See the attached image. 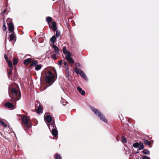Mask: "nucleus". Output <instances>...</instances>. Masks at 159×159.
I'll list each match as a JSON object with an SVG mask.
<instances>
[{
    "label": "nucleus",
    "instance_id": "obj_1",
    "mask_svg": "<svg viewBox=\"0 0 159 159\" xmlns=\"http://www.w3.org/2000/svg\"><path fill=\"white\" fill-rule=\"evenodd\" d=\"M11 92L13 95V99L15 101L19 100L21 97L20 91L18 92L15 88H12L11 90Z\"/></svg>",
    "mask_w": 159,
    "mask_h": 159
},
{
    "label": "nucleus",
    "instance_id": "obj_2",
    "mask_svg": "<svg viewBox=\"0 0 159 159\" xmlns=\"http://www.w3.org/2000/svg\"><path fill=\"white\" fill-rule=\"evenodd\" d=\"M90 108L94 112L95 115L97 116L102 120L105 122H107V120L105 119L103 115L97 109H95L92 107H90Z\"/></svg>",
    "mask_w": 159,
    "mask_h": 159
},
{
    "label": "nucleus",
    "instance_id": "obj_3",
    "mask_svg": "<svg viewBox=\"0 0 159 159\" xmlns=\"http://www.w3.org/2000/svg\"><path fill=\"white\" fill-rule=\"evenodd\" d=\"M46 75L45 80L47 82L50 83L53 81L54 75L50 70H48Z\"/></svg>",
    "mask_w": 159,
    "mask_h": 159
},
{
    "label": "nucleus",
    "instance_id": "obj_4",
    "mask_svg": "<svg viewBox=\"0 0 159 159\" xmlns=\"http://www.w3.org/2000/svg\"><path fill=\"white\" fill-rule=\"evenodd\" d=\"M75 71L77 74H80L85 80H87L88 79L86 75L82 70L76 68L75 69Z\"/></svg>",
    "mask_w": 159,
    "mask_h": 159
},
{
    "label": "nucleus",
    "instance_id": "obj_5",
    "mask_svg": "<svg viewBox=\"0 0 159 159\" xmlns=\"http://www.w3.org/2000/svg\"><path fill=\"white\" fill-rule=\"evenodd\" d=\"M65 57L66 59L68 61L70 64L73 65L74 63V61L71 56L70 52H68V53L66 55Z\"/></svg>",
    "mask_w": 159,
    "mask_h": 159
},
{
    "label": "nucleus",
    "instance_id": "obj_6",
    "mask_svg": "<svg viewBox=\"0 0 159 159\" xmlns=\"http://www.w3.org/2000/svg\"><path fill=\"white\" fill-rule=\"evenodd\" d=\"M36 107H37L36 112L37 113L39 114L42 113V107L41 106L40 103L38 102L35 103Z\"/></svg>",
    "mask_w": 159,
    "mask_h": 159
},
{
    "label": "nucleus",
    "instance_id": "obj_7",
    "mask_svg": "<svg viewBox=\"0 0 159 159\" xmlns=\"http://www.w3.org/2000/svg\"><path fill=\"white\" fill-rule=\"evenodd\" d=\"M22 120L23 123L27 126L30 120V118L29 117L24 115L22 117Z\"/></svg>",
    "mask_w": 159,
    "mask_h": 159
},
{
    "label": "nucleus",
    "instance_id": "obj_8",
    "mask_svg": "<svg viewBox=\"0 0 159 159\" xmlns=\"http://www.w3.org/2000/svg\"><path fill=\"white\" fill-rule=\"evenodd\" d=\"M8 29L9 31L11 33H13L14 32V25L12 23L10 22L8 25Z\"/></svg>",
    "mask_w": 159,
    "mask_h": 159
},
{
    "label": "nucleus",
    "instance_id": "obj_9",
    "mask_svg": "<svg viewBox=\"0 0 159 159\" xmlns=\"http://www.w3.org/2000/svg\"><path fill=\"white\" fill-rule=\"evenodd\" d=\"M45 120L48 123H51L53 120V118L50 115H47L46 116Z\"/></svg>",
    "mask_w": 159,
    "mask_h": 159
},
{
    "label": "nucleus",
    "instance_id": "obj_10",
    "mask_svg": "<svg viewBox=\"0 0 159 159\" xmlns=\"http://www.w3.org/2000/svg\"><path fill=\"white\" fill-rule=\"evenodd\" d=\"M77 89L82 95H84L85 94V92L84 90H82V89L80 87H77Z\"/></svg>",
    "mask_w": 159,
    "mask_h": 159
},
{
    "label": "nucleus",
    "instance_id": "obj_11",
    "mask_svg": "<svg viewBox=\"0 0 159 159\" xmlns=\"http://www.w3.org/2000/svg\"><path fill=\"white\" fill-rule=\"evenodd\" d=\"M5 106L9 108H12L14 107L13 105L11 103L7 102L5 104Z\"/></svg>",
    "mask_w": 159,
    "mask_h": 159
},
{
    "label": "nucleus",
    "instance_id": "obj_12",
    "mask_svg": "<svg viewBox=\"0 0 159 159\" xmlns=\"http://www.w3.org/2000/svg\"><path fill=\"white\" fill-rule=\"evenodd\" d=\"M56 23L55 22H54L52 23V29L53 31H55L57 29V28L56 26Z\"/></svg>",
    "mask_w": 159,
    "mask_h": 159
},
{
    "label": "nucleus",
    "instance_id": "obj_13",
    "mask_svg": "<svg viewBox=\"0 0 159 159\" xmlns=\"http://www.w3.org/2000/svg\"><path fill=\"white\" fill-rule=\"evenodd\" d=\"M52 47L55 50V54L56 55H57L59 53V50L58 47L55 44L53 45Z\"/></svg>",
    "mask_w": 159,
    "mask_h": 159
},
{
    "label": "nucleus",
    "instance_id": "obj_14",
    "mask_svg": "<svg viewBox=\"0 0 159 159\" xmlns=\"http://www.w3.org/2000/svg\"><path fill=\"white\" fill-rule=\"evenodd\" d=\"M51 131H52V135L55 137H56L58 134L57 130L55 129H53Z\"/></svg>",
    "mask_w": 159,
    "mask_h": 159
},
{
    "label": "nucleus",
    "instance_id": "obj_15",
    "mask_svg": "<svg viewBox=\"0 0 159 159\" xmlns=\"http://www.w3.org/2000/svg\"><path fill=\"white\" fill-rule=\"evenodd\" d=\"M56 40V38L55 35L53 36L51 39L50 41L53 45L54 44L55 41Z\"/></svg>",
    "mask_w": 159,
    "mask_h": 159
},
{
    "label": "nucleus",
    "instance_id": "obj_16",
    "mask_svg": "<svg viewBox=\"0 0 159 159\" xmlns=\"http://www.w3.org/2000/svg\"><path fill=\"white\" fill-rule=\"evenodd\" d=\"M31 60L30 58H28L24 60V64L25 65H27L29 63L31 62Z\"/></svg>",
    "mask_w": 159,
    "mask_h": 159
},
{
    "label": "nucleus",
    "instance_id": "obj_17",
    "mask_svg": "<svg viewBox=\"0 0 159 159\" xmlns=\"http://www.w3.org/2000/svg\"><path fill=\"white\" fill-rule=\"evenodd\" d=\"M139 145L138 147V150H139L143 149L144 147L143 143L140 142H139Z\"/></svg>",
    "mask_w": 159,
    "mask_h": 159
},
{
    "label": "nucleus",
    "instance_id": "obj_18",
    "mask_svg": "<svg viewBox=\"0 0 159 159\" xmlns=\"http://www.w3.org/2000/svg\"><path fill=\"white\" fill-rule=\"evenodd\" d=\"M15 38V35L14 34V32L11 33L10 35V40L12 41L14 40Z\"/></svg>",
    "mask_w": 159,
    "mask_h": 159
},
{
    "label": "nucleus",
    "instance_id": "obj_19",
    "mask_svg": "<svg viewBox=\"0 0 159 159\" xmlns=\"http://www.w3.org/2000/svg\"><path fill=\"white\" fill-rule=\"evenodd\" d=\"M48 127L49 129L51 131L53 129H55L54 128V124H49L48 125Z\"/></svg>",
    "mask_w": 159,
    "mask_h": 159
},
{
    "label": "nucleus",
    "instance_id": "obj_20",
    "mask_svg": "<svg viewBox=\"0 0 159 159\" xmlns=\"http://www.w3.org/2000/svg\"><path fill=\"white\" fill-rule=\"evenodd\" d=\"M7 62L8 63V66L10 67V68L11 69H13V67L12 66V64L11 61H7Z\"/></svg>",
    "mask_w": 159,
    "mask_h": 159
},
{
    "label": "nucleus",
    "instance_id": "obj_21",
    "mask_svg": "<svg viewBox=\"0 0 159 159\" xmlns=\"http://www.w3.org/2000/svg\"><path fill=\"white\" fill-rule=\"evenodd\" d=\"M63 52L64 54L67 55L68 52H70L67 51H66V47H64L63 48Z\"/></svg>",
    "mask_w": 159,
    "mask_h": 159
},
{
    "label": "nucleus",
    "instance_id": "obj_22",
    "mask_svg": "<svg viewBox=\"0 0 159 159\" xmlns=\"http://www.w3.org/2000/svg\"><path fill=\"white\" fill-rule=\"evenodd\" d=\"M52 18L51 17L48 16L46 18V21L48 24L50 23L52 21Z\"/></svg>",
    "mask_w": 159,
    "mask_h": 159
},
{
    "label": "nucleus",
    "instance_id": "obj_23",
    "mask_svg": "<svg viewBox=\"0 0 159 159\" xmlns=\"http://www.w3.org/2000/svg\"><path fill=\"white\" fill-rule=\"evenodd\" d=\"M13 69H10L9 70H7V74H8V76L9 78H10V75H11L12 73V70Z\"/></svg>",
    "mask_w": 159,
    "mask_h": 159
},
{
    "label": "nucleus",
    "instance_id": "obj_24",
    "mask_svg": "<svg viewBox=\"0 0 159 159\" xmlns=\"http://www.w3.org/2000/svg\"><path fill=\"white\" fill-rule=\"evenodd\" d=\"M143 142L146 145H148V146H150V142L146 139H144L143 140Z\"/></svg>",
    "mask_w": 159,
    "mask_h": 159
},
{
    "label": "nucleus",
    "instance_id": "obj_25",
    "mask_svg": "<svg viewBox=\"0 0 159 159\" xmlns=\"http://www.w3.org/2000/svg\"><path fill=\"white\" fill-rule=\"evenodd\" d=\"M42 67V65H37L35 68V70H38L41 69Z\"/></svg>",
    "mask_w": 159,
    "mask_h": 159
},
{
    "label": "nucleus",
    "instance_id": "obj_26",
    "mask_svg": "<svg viewBox=\"0 0 159 159\" xmlns=\"http://www.w3.org/2000/svg\"><path fill=\"white\" fill-rule=\"evenodd\" d=\"M38 63V62L37 61H34L32 62L31 65L32 66H36L37 65Z\"/></svg>",
    "mask_w": 159,
    "mask_h": 159
},
{
    "label": "nucleus",
    "instance_id": "obj_27",
    "mask_svg": "<svg viewBox=\"0 0 159 159\" xmlns=\"http://www.w3.org/2000/svg\"><path fill=\"white\" fill-rule=\"evenodd\" d=\"M139 143H135L133 144V146L135 148H138V147L139 146Z\"/></svg>",
    "mask_w": 159,
    "mask_h": 159
},
{
    "label": "nucleus",
    "instance_id": "obj_28",
    "mask_svg": "<svg viewBox=\"0 0 159 159\" xmlns=\"http://www.w3.org/2000/svg\"><path fill=\"white\" fill-rule=\"evenodd\" d=\"M143 153L145 154H149L150 152L148 150L145 149L143 151Z\"/></svg>",
    "mask_w": 159,
    "mask_h": 159
},
{
    "label": "nucleus",
    "instance_id": "obj_29",
    "mask_svg": "<svg viewBox=\"0 0 159 159\" xmlns=\"http://www.w3.org/2000/svg\"><path fill=\"white\" fill-rule=\"evenodd\" d=\"M55 159H61L60 155L59 154H57L55 156Z\"/></svg>",
    "mask_w": 159,
    "mask_h": 159
},
{
    "label": "nucleus",
    "instance_id": "obj_30",
    "mask_svg": "<svg viewBox=\"0 0 159 159\" xmlns=\"http://www.w3.org/2000/svg\"><path fill=\"white\" fill-rule=\"evenodd\" d=\"M60 34V32L58 30H57L56 31V36L57 37H59Z\"/></svg>",
    "mask_w": 159,
    "mask_h": 159
},
{
    "label": "nucleus",
    "instance_id": "obj_31",
    "mask_svg": "<svg viewBox=\"0 0 159 159\" xmlns=\"http://www.w3.org/2000/svg\"><path fill=\"white\" fill-rule=\"evenodd\" d=\"M18 62V61L17 59H14L13 61V64L14 65H16Z\"/></svg>",
    "mask_w": 159,
    "mask_h": 159
},
{
    "label": "nucleus",
    "instance_id": "obj_32",
    "mask_svg": "<svg viewBox=\"0 0 159 159\" xmlns=\"http://www.w3.org/2000/svg\"><path fill=\"white\" fill-rule=\"evenodd\" d=\"M3 30H4V31H5L7 29V28H6V25H5V21H4V24H3Z\"/></svg>",
    "mask_w": 159,
    "mask_h": 159
},
{
    "label": "nucleus",
    "instance_id": "obj_33",
    "mask_svg": "<svg viewBox=\"0 0 159 159\" xmlns=\"http://www.w3.org/2000/svg\"><path fill=\"white\" fill-rule=\"evenodd\" d=\"M6 148H4L2 150V154L3 155H4L6 154Z\"/></svg>",
    "mask_w": 159,
    "mask_h": 159
},
{
    "label": "nucleus",
    "instance_id": "obj_34",
    "mask_svg": "<svg viewBox=\"0 0 159 159\" xmlns=\"http://www.w3.org/2000/svg\"><path fill=\"white\" fill-rule=\"evenodd\" d=\"M122 142L124 143H126V139L123 136L122 137Z\"/></svg>",
    "mask_w": 159,
    "mask_h": 159
},
{
    "label": "nucleus",
    "instance_id": "obj_35",
    "mask_svg": "<svg viewBox=\"0 0 159 159\" xmlns=\"http://www.w3.org/2000/svg\"><path fill=\"white\" fill-rule=\"evenodd\" d=\"M142 159H150V158L149 157L146 156H143L142 157Z\"/></svg>",
    "mask_w": 159,
    "mask_h": 159
},
{
    "label": "nucleus",
    "instance_id": "obj_36",
    "mask_svg": "<svg viewBox=\"0 0 159 159\" xmlns=\"http://www.w3.org/2000/svg\"><path fill=\"white\" fill-rule=\"evenodd\" d=\"M56 54L52 55L51 57L53 59H57V57L56 56Z\"/></svg>",
    "mask_w": 159,
    "mask_h": 159
},
{
    "label": "nucleus",
    "instance_id": "obj_37",
    "mask_svg": "<svg viewBox=\"0 0 159 159\" xmlns=\"http://www.w3.org/2000/svg\"><path fill=\"white\" fill-rule=\"evenodd\" d=\"M6 9H4V10L3 11V12H2V13H1V15L2 16H4V14L6 12Z\"/></svg>",
    "mask_w": 159,
    "mask_h": 159
},
{
    "label": "nucleus",
    "instance_id": "obj_38",
    "mask_svg": "<svg viewBox=\"0 0 159 159\" xmlns=\"http://www.w3.org/2000/svg\"><path fill=\"white\" fill-rule=\"evenodd\" d=\"M4 57H5V59L6 61H8V57H7V56H6V54L4 55Z\"/></svg>",
    "mask_w": 159,
    "mask_h": 159
},
{
    "label": "nucleus",
    "instance_id": "obj_39",
    "mask_svg": "<svg viewBox=\"0 0 159 159\" xmlns=\"http://www.w3.org/2000/svg\"><path fill=\"white\" fill-rule=\"evenodd\" d=\"M62 61L61 60H60L59 61V62L58 64V65H61V62Z\"/></svg>",
    "mask_w": 159,
    "mask_h": 159
},
{
    "label": "nucleus",
    "instance_id": "obj_40",
    "mask_svg": "<svg viewBox=\"0 0 159 159\" xmlns=\"http://www.w3.org/2000/svg\"><path fill=\"white\" fill-rule=\"evenodd\" d=\"M4 124V122H3L0 121V125H2L3 124Z\"/></svg>",
    "mask_w": 159,
    "mask_h": 159
},
{
    "label": "nucleus",
    "instance_id": "obj_41",
    "mask_svg": "<svg viewBox=\"0 0 159 159\" xmlns=\"http://www.w3.org/2000/svg\"><path fill=\"white\" fill-rule=\"evenodd\" d=\"M63 64H64V65L65 66H67V64L66 62H65V61L64 62Z\"/></svg>",
    "mask_w": 159,
    "mask_h": 159
},
{
    "label": "nucleus",
    "instance_id": "obj_42",
    "mask_svg": "<svg viewBox=\"0 0 159 159\" xmlns=\"http://www.w3.org/2000/svg\"><path fill=\"white\" fill-rule=\"evenodd\" d=\"M2 125L4 127H5L7 126L6 124H5L4 123V124H3Z\"/></svg>",
    "mask_w": 159,
    "mask_h": 159
},
{
    "label": "nucleus",
    "instance_id": "obj_43",
    "mask_svg": "<svg viewBox=\"0 0 159 159\" xmlns=\"http://www.w3.org/2000/svg\"><path fill=\"white\" fill-rule=\"evenodd\" d=\"M138 152H136V153H138Z\"/></svg>",
    "mask_w": 159,
    "mask_h": 159
}]
</instances>
